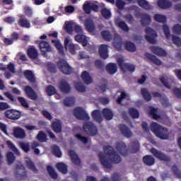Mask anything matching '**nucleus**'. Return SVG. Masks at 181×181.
Masks as SVG:
<instances>
[{
    "instance_id": "obj_15",
    "label": "nucleus",
    "mask_w": 181,
    "mask_h": 181,
    "mask_svg": "<svg viewBox=\"0 0 181 181\" xmlns=\"http://www.w3.org/2000/svg\"><path fill=\"white\" fill-rule=\"evenodd\" d=\"M13 135L17 139H23L26 137L25 130L21 127H15L13 130Z\"/></svg>"
},
{
    "instance_id": "obj_50",
    "label": "nucleus",
    "mask_w": 181,
    "mask_h": 181,
    "mask_svg": "<svg viewBox=\"0 0 181 181\" xmlns=\"http://www.w3.org/2000/svg\"><path fill=\"white\" fill-rule=\"evenodd\" d=\"M37 139L39 142H47V135L42 131H40L37 135Z\"/></svg>"
},
{
    "instance_id": "obj_2",
    "label": "nucleus",
    "mask_w": 181,
    "mask_h": 181,
    "mask_svg": "<svg viewBox=\"0 0 181 181\" xmlns=\"http://www.w3.org/2000/svg\"><path fill=\"white\" fill-rule=\"evenodd\" d=\"M150 128L153 134L162 141H168L170 138V132L168 128L163 127L156 122H152L150 125Z\"/></svg>"
},
{
    "instance_id": "obj_3",
    "label": "nucleus",
    "mask_w": 181,
    "mask_h": 181,
    "mask_svg": "<svg viewBox=\"0 0 181 181\" xmlns=\"http://www.w3.org/2000/svg\"><path fill=\"white\" fill-rule=\"evenodd\" d=\"M83 129L88 135H90V136H95V135L98 134V129H97V126H95L91 122L84 123Z\"/></svg>"
},
{
    "instance_id": "obj_41",
    "label": "nucleus",
    "mask_w": 181,
    "mask_h": 181,
    "mask_svg": "<svg viewBox=\"0 0 181 181\" xmlns=\"http://www.w3.org/2000/svg\"><path fill=\"white\" fill-rule=\"evenodd\" d=\"M75 40L78 43H82L83 47L87 46V43L86 42V35L83 34H78L75 36Z\"/></svg>"
},
{
    "instance_id": "obj_12",
    "label": "nucleus",
    "mask_w": 181,
    "mask_h": 181,
    "mask_svg": "<svg viewBox=\"0 0 181 181\" xmlns=\"http://www.w3.org/2000/svg\"><path fill=\"white\" fill-rule=\"evenodd\" d=\"M116 149L120 153V155H122V156H127L128 155L127 144H125L124 141H117L116 143Z\"/></svg>"
},
{
    "instance_id": "obj_27",
    "label": "nucleus",
    "mask_w": 181,
    "mask_h": 181,
    "mask_svg": "<svg viewBox=\"0 0 181 181\" xmlns=\"http://www.w3.org/2000/svg\"><path fill=\"white\" fill-rule=\"evenodd\" d=\"M143 163L146 166H153L155 165V158L151 155H146L143 157Z\"/></svg>"
},
{
    "instance_id": "obj_9",
    "label": "nucleus",
    "mask_w": 181,
    "mask_h": 181,
    "mask_svg": "<svg viewBox=\"0 0 181 181\" xmlns=\"http://www.w3.org/2000/svg\"><path fill=\"white\" fill-rule=\"evenodd\" d=\"M146 40H147V42H148V43H151V45H155V43H156V37H158V34L156 33V32L151 28L147 27L146 28Z\"/></svg>"
},
{
    "instance_id": "obj_54",
    "label": "nucleus",
    "mask_w": 181,
    "mask_h": 181,
    "mask_svg": "<svg viewBox=\"0 0 181 181\" xmlns=\"http://www.w3.org/2000/svg\"><path fill=\"white\" fill-rule=\"evenodd\" d=\"M45 90L47 91V95H49V97L52 95H54V94H56V93L57 92L56 88H54V86L52 85L47 86Z\"/></svg>"
},
{
    "instance_id": "obj_5",
    "label": "nucleus",
    "mask_w": 181,
    "mask_h": 181,
    "mask_svg": "<svg viewBox=\"0 0 181 181\" xmlns=\"http://www.w3.org/2000/svg\"><path fill=\"white\" fill-rule=\"evenodd\" d=\"M74 115L77 118V119H80V121H89L90 116L88 113L84 110L82 107H76L74 110Z\"/></svg>"
},
{
    "instance_id": "obj_18",
    "label": "nucleus",
    "mask_w": 181,
    "mask_h": 181,
    "mask_svg": "<svg viewBox=\"0 0 181 181\" xmlns=\"http://www.w3.org/2000/svg\"><path fill=\"white\" fill-rule=\"evenodd\" d=\"M144 56L146 59H147L148 62H150V63H153V64H156V66H160V64H162V61L153 54L146 52L144 54Z\"/></svg>"
},
{
    "instance_id": "obj_43",
    "label": "nucleus",
    "mask_w": 181,
    "mask_h": 181,
    "mask_svg": "<svg viewBox=\"0 0 181 181\" xmlns=\"http://www.w3.org/2000/svg\"><path fill=\"white\" fill-rule=\"evenodd\" d=\"M125 49L127 52H134L136 51V45L131 42V41H128L125 43Z\"/></svg>"
},
{
    "instance_id": "obj_25",
    "label": "nucleus",
    "mask_w": 181,
    "mask_h": 181,
    "mask_svg": "<svg viewBox=\"0 0 181 181\" xmlns=\"http://www.w3.org/2000/svg\"><path fill=\"white\" fill-rule=\"evenodd\" d=\"M98 53L101 59H108V45L104 44L100 45Z\"/></svg>"
},
{
    "instance_id": "obj_46",
    "label": "nucleus",
    "mask_w": 181,
    "mask_h": 181,
    "mask_svg": "<svg viewBox=\"0 0 181 181\" xmlns=\"http://www.w3.org/2000/svg\"><path fill=\"white\" fill-rule=\"evenodd\" d=\"M101 36L104 40H106V42L112 40V35H111V33L108 30L102 31Z\"/></svg>"
},
{
    "instance_id": "obj_53",
    "label": "nucleus",
    "mask_w": 181,
    "mask_h": 181,
    "mask_svg": "<svg viewBox=\"0 0 181 181\" xmlns=\"http://www.w3.org/2000/svg\"><path fill=\"white\" fill-rule=\"evenodd\" d=\"M129 114L130 117H132V118H134V119L139 118V112H138V110L134 107H131L129 110Z\"/></svg>"
},
{
    "instance_id": "obj_45",
    "label": "nucleus",
    "mask_w": 181,
    "mask_h": 181,
    "mask_svg": "<svg viewBox=\"0 0 181 181\" xmlns=\"http://www.w3.org/2000/svg\"><path fill=\"white\" fill-rule=\"evenodd\" d=\"M76 100L74 97H68L64 100V105L65 107H73Z\"/></svg>"
},
{
    "instance_id": "obj_10",
    "label": "nucleus",
    "mask_w": 181,
    "mask_h": 181,
    "mask_svg": "<svg viewBox=\"0 0 181 181\" xmlns=\"http://www.w3.org/2000/svg\"><path fill=\"white\" fill-rule=\"evenodd\" d=\"M21 115L22 114L19 110L13 109L7 110L4 112V117H6L8 119H11L13 121L19 119Z\"/></svg>"
},
{
    "instance_id": "obj_20",
    "label": "nucleus",
    "mask_w": 181,
    "mask_h": 181,
    "mask_svg": "<svg viewBox=\"0 0 181 181\" xmlns=\"http://www.w3.org/2000/svg\"><path fill=\"white\" fill-rule=\"evenodd\" d=\"M27 54L32 60H37V58L39 57V52H37V49L35 46H31L28 49Z\"/></svg>"
},
{
    "instance_id": "obj_29",
    "label": "nucleus",
    "mask_w": 181,
    "mask_h": 181,
    "mask_svg": "<svg viewBox=\"0 0 181 181\" xmlns=\"http://www.w3.org/2000/svg\"><path fill=\"white\" fill-rule=\"evenodd\" d=\"M24 77L29 81V83H36V77H35V74L30 70H25L23 73Z\"/></svg>"
},
{
    "instance_id": "obj_22",
    "label": "nucleus",
    "mask_w": 181,
    "mask_h": 181,
    "mask_svg": "<svg viewBox=\"0 0 181 181\" xmlns=\"http://www.w3.org/2000/svg\"><path fill=\"white\" fill-rule=\"evenodd\" d=\"M150 49L151 50L152 53L160 57H166V56L168 55V53H166V51H165V49L159 47L152 46L151 47Z\"/></svg>"
},
{
    "instance_id": "obj_61",
    "label": "nucleus",
    "mask_w": 181,
    "mask_h": 181,
    "mask_svg": "<svg viewBox=\"0 0 181 181\" xmlns=\"http://www.w3.org/2000/svg\"><path fill=\"white\" fill-rule=\"evenodd\" d=\"M172 170H173V173H174L175 176H176V177H177L178 179L181 178V171L180 170H179V168H177V165H173L172 166Z\"/></svg>"
},
{
    "instance_id": "obj_49",
    "label": "nucleus",
    "mask_w": 181,
    "mask_h": 181,
    "mask_svg": "<svg viewBox=\"0 0 181 181\" xmlns=\"http://www.w3.org/2000/svg\"><path fill=\"white\" fill-rule=\"evenodd\" d=\"M154 21L156 22H158L159 23H166V16L162 14H155L154 16Z\"/></svg>"
},
{
    "instance_id": "obj_28",
    "label": "nucleus",
    "mask_w": 181,
    "mask_h": 181,
    "mask_svg": "<svg viewBox=\"0 0 181 181\" xmlns=\"http://www.w3.org/2000/svg\"><path fill=\"white\" fill-rule=\"evenodd\" d=\"M85 28L88 32H94L95 30V25L93 20L88 18L84 23Z\"/></svg>"
},
{
    "instance_id": "obj_21",
    "label": "nucleus",
    "mask_w": 181,
    "mask_h": 181,
    "mask_svg": "<svg viewBox=\"0 0 181 181\" xmlns=\"http://www.w3.org/2000/svg\"><path fill=\"white\" fill-rule=\"evenodd\" d=\"M69 155L71 158V160L75 166H80L81 165V160H80V158H78V156L74 151L70 150L69 151Z\"/></svg>"
},
{
    "instance_id": "obj_19",
    "label": "nucleus",
    "mask_w": 181,
    "mask_h": 181,
    "mask_svg": "<svg viewBox=\"0 0 181 181\" xmlns=\"http://www.w3.org/2000/svg\"><path fill=\"white\" fill-rule=\"evenodd\" d=\"M99 8L100 6H98V5L94 4H91L90 3L84 4L83 6V10L85 13L88 15H90V13H91V11H93V12H98Z\"/></svg>"
},
{
    "instance_id": "obj_11",
    "label": "nucleus",
    "mask_w": 181,
    "mask_h": 181,
    "mask_svg": "<svg viewBox=\"0 0 181 181\" xmlns=\"http://www.w3.org/2000/svg\"><path fill=\"white\" fill-rule=\"evenodd\" d=\"M64 45L65 46L66 50L69 49L71 54H76V50H77V49L79 47L78 45L73 44V42H71V40L68 37L65 38Z\"/></svg>"
},
{
    "instance_id": "obj_23",
    "label": "nucleus",
    "mask_w": 181,
    "mask_h": 181,
    "mask_svg": "<svg viewBox=\"0 0 181 181\" xmlns=\"http://www.w3.org/2000/svg\"><path fill=\"white\" fill-rule=\"evenodd\" d=\"M141 149V144L138 140H133L130 142L129 151L130 153H136Z\"/></svg>"
},
{
    "instance_id": "obj_31",
    "label": "nucleus",
    "mask_w": 181,
    "mask_h": 181,
    "mask_svg": "<svg viewBox=\"0 0 181 181\" xmlns=\"http://www.w3.org/2000/svg\"><path fill=\"white\" fill-rule=\"evenodd\" d=\"M102 114L104 118L107 119V121H110V119H112V118H114V113L112 112V110H111V109L107 107L104 108L102 110Z\"/></svg>"
},
{
    "instance_id": "obj_6",
    "label": "nucleus",
    "mask_w": 181,
    "mask_h": 181,
    "mask_svg": "<svg viewBox=\"0 0 181 181\" xmlns=\"http://www.w3.org/2000/svg\"><path fill=\"white\" fill-rule=\"evenodd\" d=\"M74 115L77 118V119H80V121H89L90 116L88 113L84 110L82 107H76L74 110Z\"/></svg>"
},
{
    "instance_id": "obj_17",
    "label": "nucleus",
    "mask_w": 181,
    "mask_h": 181,
    "mask_svg": "<svg viewBox=\"0 0 181 181\" xmlns=\"http://www.w3.org/2000/svg\"><path fill=\"white\" fill-rule=\"evenodd\" d=\"M24 91L30 100H33V101L37 100V94H36V92H35V90L32 87L29 86H25Z\"/></svg>"
},
{
    "instance_id": "obj_34",
    "label": "nucleus",
    "mask_w": 181,
    "mask_h": 181,
    "mask_svg": "<svg viewBox=\"0 0 181 181\" xmlns=\"http://www.w3.org/2000/svg\"><path fill=\"white\" fill-rule=\"evenodd\" d=\"M92 118L99 124L103 122V115H101V112L98 110H95L92 112Z\"/></svg>"
},
{
    "instance_id": "obj_33",
    "label": "nucleus",
    "mask_w": 181,
    "mask_h": 181,
    "mask_svg": "<svg viewBox=\"0 0 181 181\" xmlns=\"http://www.w3.org/2000/svg\"><path fill=\"white\" fill-rule=\"evenodd\" d=\"M152 20L151 19V16L148 13H143L141 15V23L142 26H148L151 25Z\"/></svg>"
},
{
    "instance_id": "obj_60",
    "label": "nucleus",
    "mask_w": 181,
    "mask_h": 181,
    "mask_svg": "<svg viewBox=\"0 0 181 181\" xmlns=\"http://www.w3.org/2000/svg\"><path fill=\"white\" fill-rule=\"evenodd\" d=\"M173 43L177 47H181V38L176 35H172Z\"/></svg>"
},
{
    "instance_id": "obj_56",
    "label": "nucleus",
    "mask_w": 181,
    "mask_h": 181,
    "mask_svg": "<svg viewBox=\"0 0 181 181\" xmlns=\"http://www.w3.org/2000/svg\"><path fill=\"white\" fill-rule=\"evenodd\" d=\"M149 115H152L153 119L160 118V115H158V109H155V107H150Z\"/></svg>"
},
{
    "instance_id": "obj_26",
    "label": "nucleus",
    "mask_w": 181,
    "mask_h": 181,
    "mask_svg": "<svg viewBox=\"0 0 181 181\" xmlns=\"http://www.w3.org/2000/svg\"><path fill=\"white\" fill-rule=\"evenodd\" d=\"M157 5L160 9L172 8V1L169 0H158Z\"/></svg>"
},
{
    "instance_id": "obj_4",
    "label": "nucleus",
    "mask_w": 181,
    "mask_h": 181,
    "mask_svg": "<svg viewBox=\"0 0 181 181\" xmlns=\"http://www.w3.org/2000/svg\"><path fill=\"white\" fill-rule=\"evenodd\" d=\"M58 69L63 73L64 74H71L73 73V68L70 66V65L66 62L64 59H61L57 62Z\"/></svg>"
},
{
    "instance_id": "obj_36",
    "label": "nucleus",
    "mask_w": 181,
    "mask_h": 181,
    "mask_svg": "<svg viewBox=\"0 0 181 181\" xmlns=\"http://www.w3.org/2000/svg\"><path fill=\"white\" fill-rule=\"evenodd\" d=\"M141 94L145 101H151V100H152V95H151V93H149V90H148V89L142 88L141 89Z\"/></svg>"
},
{
    "instance_id": "obj_14",
    "label": "nucleus",
    "mask_w": 181,
    "mask_h": 181,
    "mask_svg": "<svg viewBox=\"0 0 181 181\" xmlns=\"http://www.w3.org/2000/svg\"><path fill=\"white\" fill-rule=\"evenodd\" d=\"M16 170L17 171V177H20V180H25L28 177L25 167L22 165H16Z\"/></svg>"
},
{
    "instance_id": "obj_37",
    "label": "nucleus",
    "mask_w": 181,
    "mask_h": 181,
    "mask_svg": "<svg viewBox=\"0 0 181 181\" xmlns=\"http://www.w3.org/2000/svg\"><path fill=\"white\" fill-rule=\"evenodd\" d=\"M18 25L21 28H25V29H29L30 28V23L28 21V18H21L18 20Z\"/></svg>"
},
{
    "instance_id": "obj_7",
    "label": "nucleus",
    "mask_w": 181,
    "mask_h": 181,
    "mask_svg": "<svg viewBox=\"0 0 181 181\" xmlns=\"http://www.w3.org/2000/svg\"><path fill=\"white\" fill-rule=\"evenodd\" d=\"M151 153H152L153 156L156 158V159H158V160H162L163 162H170V156L165 154L164 153L159 151V150L151 148L150 149Z\"/></svg>"
},
{
    "instance_id": "obj_59",
    "label": "nucleus",
    "mask_w": 181,
    "mask_h": 181,
    "mask_svg": "<svg viewBox=\"0 0 181 181\" xmlns=\"http://www.w3.org/2000/svg\"><path fill=\"white\" fill-rule=\"evenodd\" d=\"M117 26L119 29H122L124 32H128L129 30V27L127 25L125 21H120L117 23Z\"/></svg>"
},
{
    "instance_id": "obj_35",
    "label": "nucleus",
    "mask_w": 181,
    "mask_h": 181,
    "mask_svg": "<svg viewBox=\"0 0 181 181\" xmlns=\"http://www.w3.org/2000/svg\"><path fill=\"white\" fill-rule=\"evenodd\" d=\"M106 70L109 73V74H115L117 71V64L115 63H109L106 66Z\"/></svg>"
},
{
    "instance_id": "obj_16",
    "label": "nucleus",
    "mask_w": 181,
    "mask_h": 181,
    "mask_svg": "<svg viewBox=\"0 0 181 181\" xmlns=\"http://www.w3.org/2000/svg\"><path fill=\"white\" fill-rule=\"evenodd\" d=\"M119 129L121 132V134L125 137V138H132V132L131 131V129L129 127H127L125 124H119Z\"/></svg>"
},
{
    "instance_id": "obj_39",
    "label": "nucleus",
    "mask_w": 181,
    "mask_h": 181,
    "mask_svg": "<svg viewBox=\"0 0 181 181\" xmlns=\"http://www.w3.org/2000/svg\"><path fill=\"white\" fill-rule=\"evenodd\" d=\"M138 4L139 6L143 8V9H146V11H151L152 9V6L146 0H139Z\"/></svg>"
},
{
    "instance_id": "obj_32",
    "label": "nucleus",
    "mask_w": 181,
    "mask_h": 181,
    "mask_svg": "<svg viewBox=\"0 0 181 181\" xmlns=\"http://www.w3.org/2000/svg\"><path fill=\"white\" fill-rule=\"evenodd\" d=\"M81 78L87 86L93 83V78L90 76V74L87 71H84L81 74Z\"/></svg>"
},
{
    "instance_id": "obj_30",
    "label": "nucleus",
    "mask_w": 181,
    "mask_h": 181,
    "mask_svg": "<svg viewBox=\"0 0 181 181\" xmlns=\"http://www.w3.org/2000/svg\"><path fill=\"white\" fill-rule=\"evenodd\" d=\"M113 46L115 49L117 50V52H121V50H122V41L119 40V35H115Z\"/></svg>"
},
{
    "instance_id": "obj_42",
    "label": "nucleus",
    "mask_w": 181,
    "mask_h": 181,
    "mask_svg": "<svg viewBox=\"0 0 181 181\" xmlns=\"http://www.w3.org/2000/svg\"><path fill=\"white\" fill-rule=\"evenodd\" d=\"M47 170L52 179H57L59 177V175H57V173H56V170H54V168L52 167V165H47Z\"/></svg>"
},
{
    "instance_id": "obj_63",
    "label": "nucleus",
    "mask_w": 181,
    "mask_h": 181,
    "mask_svg": "<svg viewBox=\"0 0 181 181\" xmlns=\"http://www.w3.org/2000/svg\"><path fill=\"white\" fill-rule=\"evenodd\" d=\"M27 163V168L28 169H30V170H33V172H37V169L36 168V166L35 165V163L32 160H26Z\"/></svg>"
},
{
    "instance_id": "obj_40",
    "label": "nucleus",
    "mask_w": 181,
    "mask_h": 181,
    "mask_svg": "<svg viewBox=\"0 0 181 181\" xmlns=\"http://www.w3.org/2000/svg\"><path fill=\"white\" fill-rule=\"evenodd\" d=\"M54 132L60 134L62 132V122L60 121L54 122L52 124Z\"/></svg>"
},
{
    "instance_id": "obj_51",
    "label": "nucleus",
    "mask_w": 181,
    "mask_h": 181,
    "mask_svg": "<svg viewBox=\"0 0 181 181\" xmlns=\"http://www.w3.org/2000/svg\"><path fill=\"white\" fill-rule=\"evenodd\" d=\"M16 159V157L12 152H8L6 154V160L8 165H12L15 162V160Z\"/></svg>"
},
{
    "instance_id": "obj_1",
    "label": "nucleus",
    "mask_w": 181,
    "mask_h": 181,
    "mask_svg": "<svg viewBox=\"0 0 181 181\" xmlns=\"http://www.w3.org/2000/svg\"><path fill=\"white\" fill-rule=\"evenodd\" d=\"M105 153H98V158L104 169H112V163H119L121 156L117 153L111 146H106L103 148Z\"/></svg>"
},
{
    "instance_id": "obj_48",
    "label": "nucleus",
    "mask_w": 181,
    "mask_h": 181,
    "mask_svg": "<svg viewBox=\"0 0 181 181\" xmlns=\"http://www.w3.org/2000/svg\"><path fill=\"white\" fill-rule=\"evenodd\" d=\"M57 169L59 170V172H61V173H63L64 175L67 173V165L63 163H58L57 164Z\"/></svg>"
},
{
    "instance_id": "obj_8",
    "label": "nucleus",
    "mask_w": 181,
    "mask_h": 181,
    "mask_svg": "<svg viewBox=\"0 0 181 181\" xmlns=\"http://www.w3.org/2000/svg\"><path fill=\"white\" fill-rule=\"evenodd\" d=\"M117 64L123 71H129L130 73H134L135 71V65L129 63H124V59L122 58H118L117 59Z\"/></svg>"
},
{
    "instance_id": "obj_38",
    "label": "nucleus",
    "mask_w": 181,
    "mask_h": 181,
    "mask_svg": "<svg viewBox=\"0 0 181 181\" xmlns=\"http://www.w3.org/2000/svg\"><path fill=\"white\" fill-rule=\"evenodd\" d=\"M52 43H54L56 49H58L59 54H64V47L60 42V40H52Z\"/></svg>"
},
{
    "instance_id": "obj_55",
    "label": "nucleus",
    "mask_w": 181,
    "mask_h": 181,
    "mask_svg": "<svg viewBox=\"0 0 181 181\" xmlns=\"http://www.w3.org/2000/svg\"><path fill=\"white\" fill-rule=\"evenodd\" d=\"M75 88L79 93H85L86 92V86L83 84L81 82H77L75 84Z\"/></svg>"
},
{
    "instance_id": "obj_13",
    "label": "nucleus",
    "mask_w": 181,
    "mask_h": 181,
    "mask_svg": "<svg viewBox=\"0 0 181 181\" xmlns=\"http://www.w3.org/2000/svg\"><path fill=\"white\" fill-rule=\"evenodd\" d=\"M39 47L40 52L42 53V56H46L47 54V52H52V47H50V45H49V42L46 41H40L39 44Z\"/></svg>"
},
{
    "instance_id": "obj_62",
    "label": "nucleus",
    "mask_w": 181,
    "mask_h": 181,
    "mask_svg": "<svg viewBox=\"0 0 181 181\" xmlns=\"http://www.w3.org/2000/svg\"><path fill=\"white\" fill-rule=\"evenodd\" d=\"M18 100L19 101L20 104H21L22 107L24 108H29V103H28V101L25 98L23 97H18Z\"/></svg>"
},
{
    "instance_id": "obj_52",
    "label": "nucleus",
    "mask_w": 181,
    "mask_h": 181,
    "mask_svg": "<svg viewBox=\"0 0 181 181\" xmlns=\"http://www.w3.org/2000/svg\"><path fill=\"white\" fill-rule=\"evenodd\" d=\"M19 146L24 152H25V153H28L29 151H30V145L29 143L21 141L19 143Z\"/></svg>"
},
{
    "instance_id": "obj_57",
    "label": "nucleus",
    "mask_w": 181,
    "mask_h": 181,
    "mask_svg": "<svg viewBox=\"0 0 181 181\" xmlns=\"http://www.w3.org/2000/svg\"><path fill=\"white\" fill-rule=\"evenodd\" d=\"M100 13L105 19H110L111 18V11L106 8H103Z\"/></svg>"
},
{
    "instance_id": "obj_47",
    "label": "nucleus",
    "mask_w": 181,
    "mask_h": 181,
    "mask_svg": "<svg viewBox=\"0 0 181 181\" xmlns=\"http://www.w3.org/2000/svg\"><path fill=\"white\" fill-rule=\"evenodd\" d=\"M7 146L10 149H11V151H13L15 155H17V156H21V152H19V150L16 148V146H15V144H13L12 141H8Z\"/></svg>"
},
{
    "instance_id": "obj_24",
    "label": "nucleus",
    "mask_w": 181,
    "mask_h": 181,
    "mask_svg": "<svg viewBox=\"0 0 181 181\" xmlns=\"http://www.w3.org/2000/svg\"><path fill=\"white\" fill-rule=\"evenodd\" d=\"M59 87L62 93H64V94H69V93L71 91L70 84H69L68 82L66 81H61L59 82Z\"/></svg>"
},
{
    "instance_id": "obj_44",
    "label": "nucleus",
    "mask_w": 181,
    "mask_h": 181,
    "mask_svg": "<svg viewBox=\"0 0 181 181\" xmlns=\"http://www.w3.org/2000/svg\"><path fill=\"white\" fill-rule=\"evenodd\" d=\"M52 153L56 156V158H62V151L60 147L57 145H54L52 147Z\"/></svg>"
},
{
    "instance_id": "obj_58",
    "label": "nucleus",
    "mask_w": 181,
    "mask_h": 181,
    "mask_svg": "<svg viewBox=\"0 0 181 181\" xmlns=\"http://www.w3.org/2000/svg\"><path fill=\"white\" fill-rule=\"evenodd\" d=\"M125 5H127V4L124 1V0H116L115 6L119 11H122V9L125 8Z\"/></svg>"
},
{
    "instance_id": "obj_64",
    "label": "nucleus",
    "mask_w": 181,
    "mask_h": 181,
    "mask_svg": "<svg viewBox=\"0 0 181 181\" xmlns=\"http://www.w3.org/2000/svg\"><path fill=\"white\" fill-rule=\"evenodd\" d=\"M173 33L175 35H181V25L180 24H175L173 27Z\"/></svg>"
}]
</instances>
